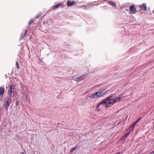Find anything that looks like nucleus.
I'll list each match as a JSON object with an SVG mask.
<instances>
[{
  "label": "nucleus",
  "instance_id": "8",
  "mask_svg": "<svg viewBox=\"0 0 154 154\" xmlns=\"http://www.w3.org/2000/svg\"><path fill=\"white\" fill-rule=\"evenodd\" d=\"M141 119V117L139 119L137 120L135 122H134L131 125V128L132 129H133V128H134V127L135 126V125L136 124L138 123L139 122V121Z\"/></svg>",
  "mask_w": 154,
  "mask_h": 154
},
{
  "label": "nucleus",
  "instance_id": "13",
  "mask_svg": "<svg viewBox=\"0 0 154 154\" xmlns=\"http://www.w3.org/2000/svg\"><path fill=\"white\" fill-rule=\"evenodd\" d=\"M130 132H128V133L125 134L124 136H122L121 138V140H123L126 138L127 136L129 134Z\"/></svg>",
  "mask_w": 154,
  "mask_h": 154
},
{
  "label": "nucleus",
  "instance_id": "18",
  "mask_svg": "<svg viewBox=\"0 0 154 154\" xmlns=\"http://www.w3.org/2000/svg\"><path fill=\"white\" fill-rule=\"evenodd\" d=\"M77 78H76L75 77H74L73 78V79L75 81H76V80H77Z\"/></svg>",
  "mask_w": 154,
  "mask_h": 154
},
{
  "label": "nucleus",
  "instance_id": "20",
  "mask_svg": "<svg viewBox=\"0 0 154 154\" xmlns=\"http://www.w3.org/2000/svg\"><path fill=\"white\" fill-rule=\"evenodd\" d=\"M26 30H25V32H24V36H25V35H26Z\"/></svg>",
  "mask_w": 154,
  "mask_h": 154
},
{
  "label": "nucleus",
  "instance_id": "15",
  "mask_svg": "<svg viewBox=\"0 0 154 154\" xmlns=\"http://www.w3.org/2000/svg\"><path fill=\"white\" fill-rule=\"evenodd\" d=\"M109 3L112 6H113L115 7L116 6V3L115 2H109Z\"/></svg>",
  "mask_w": 154,
  "mask_h": 154
},
{
  "label": "nucleus",
  "instance_id": "23",
  "mask_svg": "<svg viewBox=\"0 0 154 154\" xmlns=\"http://www.w3.org/2000/svg\"><path fill=\"white\" fill-rule=\"evenodd\" d=\"M116 154H119V153H116Z\"/></svg>",
  "mask_w": 154,
  "mask_h": 154
},
{
  "label": "nucleus",
  "instance_id": "3",
  "mask_svg": "<svg viewBox=\"0 0 154 154\" xmlns=\"http://www.w3.org/2000/svg\"><path fill=\"white\" fill-rule=\"evenodd\" d=\"M105 94L106 93L100 91L88 94V95L90 98L93 99L97 97H102L105 95Z\"/></svg>",
  "mask_w": 154,
  "mask_h": 154
},
{
  "label": "nucleus",
  "instance_id": "21",
  "mask_svg": "<svg viewBox=\"0 0 154 154\" xmlns=\"http://www.w3.org/2000/svg\"><path fill=\"white\" fill-rule=\"evenodd\" d=\"M154 154V151L151 152L150 154Z\"/></svg>",
  "mask_w": 154,
  "mask_h": 154
},
{
  "label": "nucleus",
  "instance_id": "10",
  "mask_svg": "<svg viewBox=\"0 0 154 154\" xmlns=\"http://www.w3.org/2000/svg\"><path fill=\"white\" fill-rule=\"evenodd\" d=\"M139 7L142 10L144 11L146 10V4H143L141 5H140Z\"/></svg>",
  "mask_w": 154,
  "mask_h": 154
},
{
  "label": "nucleus",
  "instance_id": "5",
  "mask_svg": "<svg viewBox=\"0 0 154 154\" xmlns=\"http://www.w3.org/2000/svg\"><path fill=\"white\" fill-rule=\"evenodd\" d=\"M5 107L7 109L8 107L10 104L11 102V99L10 97H7L6 98L5 100Z\"/></svg>",
  "mask_w": 154,
  "mask_h": 154
},
{
  "label": "nucleus",
  "instance_id": "14",
  "mask_svg": "<svg viewBox=\"0 0 154 154\" xmlns=\"http://www.w3.org/2000/svg\"><path fill=\"white\" fill-rule=\"evenodd\" d=\"M5 89L2 87H0V95H2L4 93Z\"/></svg>",
  "mask_w": 154,
  "mask_h": 154
},
{
  "label": "nucleus",
  "instance_id": "22",
  "mask_svg": "<svg viewBox=\"0 0 154 154\" xmlns=\"http://www.w3.org/2000/svg\"><path fill=\"white\" fill-rule=\"evenodd\" d=\"M16 104H17V106H18V102L17 101V103H16Z\"/></svg>",
  "mask_w": 154,
  "mask_h": 154
},
{
  "label": "nucleus",
  "instance_id": "4",
  "mask_svg": "<svg viewBox=\"0 0 154 154\" xmlns=\"http://www.w3.org/2000/svg\"><path fill=\"white\" fill-rule=\"evenodd\" d=\"M8 96L11 97H14L16 94L14 86L13 84H11L8 86Z\"/></svg>",
  "mask_w": 154,
  "mask_h": 154
},
{
  "label": "nucleus",
  "instance_id": "12",
  "mask_svg": "<svg viewBox=\"0 0 154 154\" xmlns=\"http://www.w3.org/2000/svg\"><path fill=\"white\" fill-rule=\"evenodd\" d=\"M78 149V146H75L74 147L72 148L70 150L71 152H72L74 151H76Z\"/></svg>",
  "mask_w": 154,
  "mask_h": 154
},
{
  "label": "nucleus",
  "instance_id": "16",
  "mask_svg": "<svg viewBox=\"0 0 154 154\" xmlns=\"http://www.w3.org/2000/svg\"><path fill=\"white\" fill-rule=\"evenodd\" d=\"M33 22V20L32 19H31L29 21V24H30L32 23Z\"/></svg>",
  "mask_w": 154,
  "mask_h": 154
},
{
  "label": "nucleus",
  "instance_id": "19",
  "mask_svg": "<svg viewBox=\"0 0 154 154\" xmlns=\"http://www.w3.org/2000/svg\"><path fill=\"white\" fill-rule=\"evenodd\" d=\"M40 15H36V17H36V18H38L40 17Z\"/></svg>",
  "mask_w": 154,
  "mask_h": 154
},
{
  "label": "nucleus",
  "instance_id": "2",
  "mask_svg": "<svg viewBox=\"0 0 154 154\" xmlns=\"http://www.w3.org/2000/svg\"><path fill=\"white\" fill-rule=\"evenodd\" d=\"M108 108L103 99L95 107V109L98 112H102Z\"/></svg>",
  "mask_w": 154,
  "mask_h": 154
},
{
  "label": "nucleus",
  "instance_id": "11",
  "mask_svg": "<svg viewBox=\"0 0 154 154\" xmlns=\"http://www.w3.org/2000/svg\"><path fill=\"white\" fill-rule=\"evenodd\" d=\"M61 6H63V5L61 3H59L55 5H54L53 7V9H54L55 8H57L60 7Z\"/></svg>",
  "mask_w": 154,
  "mask_h": 154
},
{
  "label": "nucleus",
  "instance_id": "1",
  "mask_svg": "<svg viewBox=\"0 0 154 154\" xmlns=\"http://www.w3.org/2000/svg\"><path fill=\"white\" fill-rule=\"evenodd\" d=\"M122 98V95L117 97L113 96H110L103 99L108 108L110 107L116 102H119Z\"/></svg>",
  "mask_w": 154,
  "mask_h": 154
},
{
  "label": "nucleus",
  "instance_id": "9",
  "mask_svg": "<svg viewBox=\"0 0 154 154\" xmlns=\"http://www.w3.org/2000/svg\"><path fill=\"white\" fill-rule=\"evenodd\" d=\"M75 4V2L74 1H68L67 2V5L69 7L72 6L73 5Z\"/></svg>",
  "mask_w": 154,
  "mask_h": 154
},
{
  "label": "nucleus",
  "instance_id": "17",
  "mask_svg": "<svg viewBox=\"0 0 154 154\" xmlns=\"http://www.w3.org/2000/svg\"><path fill=\"white\" fill-rule=\"evenodd\" d=\"M16 65L17 66V68H18V69H19V66L18 65V63L17 61H16Z\"/></svg>",
  "mask_w": 154,
  "mask_h": 154
},
{
  "label": "nucleus",
  "instance_id": "7",
  "mask_svg": "<svg viewBox=\"0 0 154 154\" xmlns=\"http://www.w3.org/2000/svg\"><path fill=\"white\" fill-rule=\"evenodd\" d=\"M129 10L132 14H134L136 12V9L134 5H131L129 8Z\"/></svg>",
  "mask_w": 154,
  "mask_h": 154
},
{
  "label": "nucleus",
  "instance_id": "6",
  "mask_svg": "<svg viewBox=\"0 0 154 154\" xmlns=\"http://www.w3.org/2000/svg\"><path fill=\"white\" fill-rule=\"evenodd\" d=\"M87 75L86 74L83 75L80 77L77 78L76 81H82L85 79L87 77Z\"/></svg>",
  "mask_w": 154,
  "mask_h": 154
}]
</instances>
